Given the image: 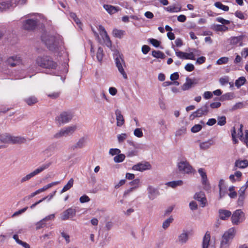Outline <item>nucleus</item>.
<instances>
[{"label":"nucleus","instance_id":"1","mask_svg":"<svg viewBox=\"0 0 248 248\" xmlns=\"http://www.w3.org/2000/svg\"><path fill=\"white\" fill-rule=\"evenodd\" d=\"M36 63L38 66L50 71L49 74L56 76L58 75V72L56 70L57 63L49 56L38 57L36 60Z\"/></svg>","mask_w":248,"mask_h":248},{"label":"nucleus","instance_id":"2","mask_svg":"<svg viewBox=\"0 0 248 248\" xmlns=\"http://www.w3.org/2000/svg\"><path fill=\"white\" fill-rule=\"evenodd\" d=\"M113 55L119 72L123 76V78L126 79L127 76L124 69V67H125V64L122 58V55L120 54L119 51L116 50L114 51Z\"/></svg>","mask_w":248,"mask_h":248},{"label":"nucleus","instance_id":"3","mask_svg":"<svg viewBox=\"0 0 248 248\" xmlns=\"http://www.w3.org/2000/svg\"><path fill=\"white\" fill-rule=\"evenodd\" d=\"M77 128V126L75 125L63 128L54 135V138L55 139H59L62 137H66L71 135L76 130Z\"/></svg>","mask_w":248,"mask_h":248},{"label":"nucleus","instance_id":"4","mask_svg":"<svg viewBox=\"0 0 248 248\" xmlns=\"http://www.w3.org/2000/svg\"><path fill=\"white\" fill-rule=\"evenodd\" d=\"M32 15H34V14H29L27 16H31ZM34 15L35 17L33 19H29L23 23V28L24 29L32 30L35 28L38 22L39 21L38 17L41 18L42 16L39 15H36L34 14Z\"/></svg>","mask_w":248,"mask_h":248},{"label":"nucleus","instance_id":"5","mask_svg":"<svg viewBox=\"0 0 248 248\" xmlns=\"http://www.w3.org/2000/svg\"><path fill=\"white\" fill-rule=\"evenodd\" d=\"M42 41H44L47 48L52 51L55 50L58 46V40L54 36L47 37L43 36Z\"/></svg>","mask_w":248,"mask_h":248},{"label":"nucleus","instance_id":"6","mask_svg":"<svg viewBox=\"0 0 248 248\" xmlns=\"http://www.w3.org/2000/svg\"><path fill=\"white\" fill-rule=\"evenodd\" d=\"M231 219L233 225H238L245 220V213L241 209H237L233 213Z\"/></svg>","mask_w":248,"mask_h":248},{"label":"nucleus","instance_id":"7","mask_svg":"<svg viewBox=\"0 0 248 248\" xmlns=\"http://www.w3.org/2000/svg\"><path fill=\"white\" fill-rule=\"evenodd\" d=\"M72 117V114L71 113L63 112L60 115L56 117L55 121L57 124L61 125L70 122Z\"/></svg>","mask_w":248,"mask_h":248},{"label":"nucleus","instance_id":"8","mask_svg":"<svg viewBox=\"0 0 248 248\" xmlns=\"http://www.w3.org/2000/svg\"><path fill=\"white\" fill-rule=\"evenodd\" d=\"M209 112V107L207 104H205L201 108L198 109L196 111L193 112L190 115V119H194L196 117H200L202 116L206 115Z\"/></svg>","mask_w":248,"mask_h":248},{"label":"nucleus","instance_id":"9","mask_svg":"<svg viewBox=\"0 0 248 248\" xmlns=\"http://www.w3.org/2000/svg\"><path fill=\"white\" fill-rule=\"evenodd\" d=\"M179 170L183 173L189 174L193 172V169L186 160H182L177 163Z\"/></svg>","mask_w":248,"mask_h":248},{"label":"nucleus","instance_id":"10","mask_svg":"<svg viewBox=\"0 0 248 248\" xmlns=\"http://www.w3.org/2000/svg\"><path fill=\"white\" fill-rule=\"evenodd\" d=\"M77 211L73 208H69L63 211L61 216L62 220H66L71 219L76 216Z\"/></svg>","mask_w":248,"mask_h":248},{"label":"nucleus","instance_id":"11","mask_svg":"<svg viewBox=\"0 0 248 248\" xmlns=\"http://www.w3.org/2000/svg\"><path fill=\"white\" fill-rule=\"evenodd\" d=\"M98 30L106 45L108 47L111 46V42L110 39L105 28L102 25H99Z\"/></svg>","mask_w":248,"mask_h":248},{"label":"nucleus","instance_id":"12","mask_svg":"<svg viewBox=\"0 0 248 248\" xmlns=\"http://www.w3.org/2000/svg\"><path fill=\"white\" fill-rule=\"evenodd\" d=\"M236 233V231L234 228L232 227L230 228L228 231L225 232L223 234L222 240L227 241L231 243V242L234 238Z\"/></svg>","mask_w":248,"mask_h":248},{"label":"nucleus","instance_id":"13","mask_svg":"<svg viewBox=\"0 0 248 248\" xmlns=\"http://www.w3.org/2000/svg\"><path fill=\"white\" fill-rule=\"evenodd\" d=\"M193 198L200 203V205L202 207L206 206L207 201L203 192L200 191L196 192Z\"/></svg>","mask_w":248,"mask_h":248},{"label":"nucleus","instance_id":"14","mask_svg":"<svg viewBox=\"0 0 248 248\" xmlns=\"http://www.w3.org/2000/svg\"><path fill=\"white\" fill-rule=\"evenodd\" d=\"M151 168V164L148 162H145L144 163H139L134 165L132 167V169L134 170L143 171L144 170H149Z\"/></svg>","mask_w":248,"mask_h":248},{"label":"nucleus","instance_id":"15","mask_svg":"<svg viewBox=\"0 0 248 248\" xmlns=\"http://www.w3.org/2000/svg\"><path fill=\"white\" fill-rule=\"evenodd\" d=\"M243 127V124H241L239 125V127L238 129L237 135L239 138V139L245 143L247 147H248V130H245V136H244L242 131Z\"/></svg>","mask_w":248,"mask_h":248},{"label":"nucleus","instance_id":"16","mask_svg":"<svg viewBox=\"0 0 248 248\" xmlns=\"http://www.w3.org/2000/svg\"><path fill=\"white\" fill-rule=\"evenodd\" d=\"M188 234L187 231L183 230L182 232L178 235L177 242L181 245L186 244L188 240Z\"/></svg>","mask_w":248,"mask_h":248},{"label":"nucleus","instance_id":"17","mask_svg":"<svg viewBox=\"0 0 248 248\" xmlns=\"http://www.w3.org/2000/svg\"><path fill=\"white\" fill-rule=\"evenodd\" d=\"M7 62L8 65L14 67L21 63L22 60L19 56H13L9 57L7 59Z\"/></svg>","mask_w":248,"mask_h":248},{"label":"nucleus","instance_id":"18","mask_svg":"<svg viewBox=\"0 0 248 248\" xmlns=\"http://www.w3.org/2000/svg\"><path fill=\"white\" fill-rule=\"evenodd\" d=\"M51 165V162H46L45 163L41 166H39L38 168L35 169L33 171H31L33 175L34 176L38 175L41 173L42 172L44 171L45 170L48 169Z\"/></svg>","mask_w":248,"mask_h":248},{"label":"nucleus","instance_id":"19","mask_svg":"<svg viewBox=\"0 0 248 248\" xmlns=\"http://www.w3.org/2000/svg\"><path fill=\"white\" fill-rule=\"evenodd\" d=\"M148 197L151 200H153L159 195L157 189L153 186H149L147 187Z\"/></svg>","mask_w":248,"mask_h":248},{"label":"nucleus","instance_id":"20","mask_svg":"<svg viewBox=\"0 0 248 248\" xmlns=\"http://www.w3.org/2000/svg\"><path fill=\"white\" fill-rule=\"evenodd\" d=\"M115 113L116 117L117 125L118 126H122L124 124V120L121 111L117 109L115 110Z\"/></svg>","mask_w":248,"mask_h":248},{"label":"nucleus","instance_id":"21","mask_svg":"<svg viewBox=\"0 0 248 248\" xmlns=\"http://www.w3.org/2000/svg\"><path fill=\"white\" fill-rule=\"evenodd\" d=\"M86 140L87 138L85 137L80 138L74 145L72 146V148L73 150L77 148H82L85 146Z\"/></svg>","mask_w":248,"mask_h":248},{"label":"nucleus","instance_id":"22","mask_svg":"<svg viewBox=\"0 0 248 248\" xmlns=\"http://www.w3.org/2000/svg\"><path fill=\"white\" fill-rule=\"evenodd\" d=\"M26 141V139L21 136H11V142L12 144H21Z\"/></svg>","mask_w":248,"mask_h":248},{"label":"nucleus","instance_id":"23","mask_svg":"<svg viewBox=\"0 0 248 248\" xmlns=\"http://www.w3.org/2000/svg\"><path fill=\"white\" fill-rule=\"evenodd\" d=\"M218 213L219 217L222 220L227 219L232 214L230 211L224 209H220L218 211Z\"/></svg>","mask_w":248,"mask_h":248},{"label":"nucleus","instance_id":"24","mask_svg":"<svg viewBox=\"0 0 248 248\" xmlns=\"http://www.w3.org/2000/svg\"><path fill=\"white\" fill-rule=\"evenodd\" d=\"M210 235L206 232L203 238L202 247V248H210Z\"/></svg>","mask_w":248,"mask_h":248},{"label":"nucleus","instance_id":"25","mask_svg":"<svg viewBox=\"0 0 248 248\" xmlns=\"http://www.w3.org/2000/svg\"><path fill=\"white\" fill-rule=\"evenodd\" d=\"M214 144V142L213 140H209L206 141L201 143L200 144V147L202 150H207Z\"/></svg>","mask_w":248,"mask_h":248},{"label":"nucleus","instance_id":"26","mask_svg":"<svg viewBox=\"0 0 248 248\" xmlns=\"http://www.w3.org/2000/svg\"><path fill=\"white\" fill-rule=\"evenodd\" d=\"M103 7L109 14L111 15L116 13L118 11L117 7L110 5L104 4L103 5Z\"/></svg>","mask_w":248,"mask_h":248},{"label":"nucleus","instance_id":"27","mask_svg":"<svg viewBox=\"0 0 248 248\" xmlns=\"http://www.w3.org/2000/svg\"><path fill=\"white\" fill-rule=\"evenodd\" d=\"M11 135L5 133L0 135V141L4 143H11Z\"/></svg>","mask_w":248,"mask_h":248},{"label":"nucleus","instance_id":"28","mask_svg":"<svg viewBox=\"0 0 248 248\" xmlns=\"http://www.w3.org/2000/svg\"><path fill=\"white\" fill-rule=\"evenodd\" d=\"M24 101L29 106H32L38 102V99L35 96H30L24 99Z\"/></svg>","mask_w":248,"mask_h":248},{"label":"nucleus","instance_id":"29","mask_svg":"<svg viewBox=\"0 0 248 248\" xmlns=\"http://www.w3.org/2000/svg\"><path fill=\"white\" fill-rule=\"evenodd\" d=\"M74 180L73 178H71L68 183L63 186L62 189L61 190L60 193L62 194L69 189H70L73 186Z\"/></svg>","mask_w":248,"mask_h":248},{"label":"nucleus","instance_id":"30","mask_svg":"<svg viewBox=\"0 0 248 248\" xmlns=\"http://www.w3.org/2000/svg\"><path fill=\"white\" fill-rule=\"evenodd\" d=\"M235 166L239 168H245L248 166V161L247 160H237L235 163Z\"/></svg>","mask_w":248,"mask_h":248},{"label":"nucleus","instance_id":"31","mask_svg":"<svg viewBox=\"0 0 248 248\" xmlns=\"http://www.w3.org/2000/svg\"><path fill=\"white\" fill-rule=\"evenodd\" d=\"M193 83L191 79L187 78L186 82L181 87L182 90L183 91L188 90L192 87Z\"/></svg>","mask_w":248,"mask_h":248},{"label":"nucleus","instance_id":"32","mask_svg":"<svg viewBox=\"0 0 248 248\" xmlns=\"http://www.w3.org/2000/svg\"><path fill=\"white\" fill-rule=\"evenodd\" d=\"M212 29L217 31H226L228 30V28L223 25H214Z\"/></svg>","mask_w":248,"mask_h":248},{"label":"nucleus","instance_id":"33","mask_svg":"<svg viewBox=\"0 0 248 248\" xmlns=\"http://www.w3.org/2000/svg\"><path fill=\"white\" fill-rule=\"evenodd\" d=\"M125 31L122 30L115 29L112 31V34L115 37L121 38L124 35Z\"/></svg>","mask_w":248,"mask_h":248},{"label":"nucleus","instance_id":"34","mask_svg":"<svg viewBox=\"0 0 248 248\" xmlns=\"http://www.w3.org/2000/svg\"><path fill=\"white\" fill-rule=\"evenodd\" d=\"M165 9L170 13H177L181 11V8L180 7H176L174 5H171L165 7Z\"/></svg>","mask_w":248,"mask_h":248},{"label":"nucleus","instance_id":"35","mask_svg":"<svg viewBox=\"0 0 248 248\" xmlns=\"http://www.w3.org/2000/svg\"><path fill=\"white\" fill-rule=\"evenodd\" d=\"M183 184V182L182 180H178V181H173L171 182H168L166 185L168 186L171 187L172 188H175L177 186H182Z\"/></svg>","mask_w":248,"mask_h":248},{"label":"nucleus","instance_id":"36","mask_svg":"<svg viewBox=\"0 0 248 248\" xmlns=\"http://www.w3.org/2000/svg\"><path fill=\"white\" fill-rule=\"evenodd\" d=\"M246 81V79L245 77H241L237 79L235 82V85L237 88L240 87L243 85Z\"/></svg>","mask_w":248,"mask_h":248},{"label":"nucleus","instance_id":"37","mask_svg":"<svg viewBox=\"0 0 248 248\" xmlns=\"http://www.w3.org/2000/svg\"><path fill=\"white\" fill-rule=\"evenodd\" d=\"M234 97L233 94L232 93H228L222 95L220 98V100L224 101L227 100L232 99Z\"/></svg>","mask_w":248,"mask_h":248},{"label":"nucleus","instance_id":"38","mask_svg":"<svg viewBox=\"0 0 248 248\" xmlns=\"http://www.w3.org/2000/svg\"><path fill=\"white\" fill-rule=\"evenodd\" d=\"M173 220V218L171 217L166 219L162 223V228L164 230L167 229L172 222Z\"/></svg>","mask_w":248,"mask_h":248},{"label":"nucleus","instance_id":"39","mask_svg":"<svg viewBox=\"0 0 248 248\" xmlns=\"http://www.w3.org/2000/svg\"><path fill=\"white\" fill-rule=\"evenodd\" d=\"M152 55L156 58L164 59L165 57V54L160 51L153 50Z\"/></svg>","mask_w":248,"mask_h":248},{"label":"nucleus","instance_id":"40","mask_svg":"<svg viewBox=\"0 0 248 248\" xmlns=\"http://www.w3.org/2000/svg\"><path fill=\"white\" fill-rule=\"evenodd\" d=\"M104 53L103 49L102 47H99L98 48L96 53V58L98 62H101L103 58Z\"/></svg>","mask_w":248,"mask_h":248},{"label":"nucleus","instance_id":"41","mask_svg":"<svg viewBox=\"0 0 248 248\" xmlns=\"http://www.w3.org/2000/svg\"><path fill=\"white\" fill-rule=\"evenodd\" d=\"M60 233L61 236L65 240L66 243L69 244L70 242V237L69 234L64 231H61Z\"/></svg>","mask_w":248,"mask_h":248},{"label":"nucleus","instance_id":"42","mask_svg":"<svg viewBox=\"0 0 248 248\" xmlns=\"http://www.w3.org/2000/svg\"><path fill=\"white\" fill-rule=\"evenodd\" d=\"M214 5L217 8L222 10L224 11H228L229 7L228 6L222 4L220 2H216Z\"/></svg>","mask_w":248,"mask_h":248},{"label":"nucleus","instance_id":"43","mask_svg":"<svg viewBox=\"0 0 248 248\" xmlns=\"http://www.w3.org/2000/svg\"><path fill=\"white\" fill-rule=\"evenodd\" d=\"M125 156L124 154L120 153L114 157V161L116 163L122 162L125 159Z\"/></svg>","mask_w":248,"mask_h":248},{"label":"nucleus","instance_id":"44","mask_svg":"<svg viewBox=\"0 0 248 248\" xmlns=\"http://www.w3.org/2000/svg\"><path fill=\"white\" fill-rule=\"evenodd\" d=\"M11 6H12V5L11 3L2 2L0 3V10L3 11L9 9Z\"/></svg>","mask_w":248,"mask_h":248},{"label":"nucleus","instance_id":"45","mask_svg":"<svg viewBox=\"0 0 248 248\" xmlns=\"http://www.w3.org/2000/svg\"><path fill=\"white\" fill-rule=\"evenodd\" d=\"M46 222L45 221V220H43V219H42L41 220L37 222L35 224L36 229L37 230H39V229L46 226Z\"/></svg>","mask_w":248,"mask_h":248},{"label":"nucleus","instance_id":"46","mask_svg":"<svg viewBox=\"0 0 248 248\" xmlns=\"http://www.w3.org/2000/svg\"><path fill=\"white\" fill-rule=\"evenodd\" d=\"M229 61V58L226 57H221L217 60L216 64L218 65H221L223 64H226Z\"/></svg>","mask_w":248,"mask_h":248},{"label":"nucleus","instance_id":"47","mask_svg":"<svg viewBox=\"0 0 248 248\" xmlns=\"http://www.w3.org/2000/svg\"><path fill=\"white\" fill-rule=\"evenodd\" d=\"M198 172L202 178L203 183H205L207 180V175L204 169L200 168L198 170Z\"/></svg>","mask_w":248,"mask_h":248},{"label":"nucleus","instance_id":"48","mask_svg":"<svg viewBox=\"0 0 248 248\" xmlns=\"http://www.w3.org/2000/svg\"><path fill=\"white\" fill-rule=\"evenodd\" d=\"M33 177H34V176L33 175L32 173L31 172L30 173H29V174L26 175L25 176H24V177H23L20 180V182L21 183H23L25 182L29 181Z\"/></svg>","mask_w":248,"mask_h":248},{"label":"nucleus","instance_id":"49","mask_svg":"<svg viewBox=\"0 0 248 248\" xmlns=\"http://www.w3.org/2000/svg\"><path fill=\"white\" fill-rule=\"evenodd\" d=\"M219 199H221L223 198L227 193V187H220L219 188Z\"/></svg>","mask_w":248,"mask_h":248},{"label":"nucleus","instance_id":"50","mask_svg":"<svg viewBox=\"0 0 248 248\" xmlns=\"http://www.w3.org/2000/svg\"><path fill=\"white\" fill-rule=\"evenodd\" d=\"M226 123V118L225 116H219L217 117V124L223 126Z\"/></svg>","mask_w":248,"mask_h":248},{"label":"nucleus","instance_id":"51","mask_svg":"<svg viewBox=\"0 0 248 248\" xmlns=\"http://www.w3.org/2000/svg\"><path fill=\"white\" fill-rule=\"evenodd\" d=\"M184 55V59L191 60H195V55L193 54V52H191L190 50L189 53L185 52Z\"/></svg>","mask_w":248,"mask_h":248},{"label":"nucleus","instance_id":"52","mask_svg":"<svg viewBox=\"0 0 248 248\" xmlns=\"http://www.w3.org/2000/svg\"><path fill=\"white\" fill-rule=\"evenodd\" d=\"M140 180L139 178L134 179L132 181L130 182L129 184L133 186V187L136 189L138 188L140 186Z\"/></svg>","mask_w":248,"mask_h":248},{"label":"nucleus","instance_id":"53","mask_svg":"<svg viewBox=\"0 0 248 248\" xmlns=\"http://www.w3.org/2000/svg\"><path fill=\"white\" fill-rule=\"evenodd\" d=\"M186 128L182 127L177 130L175 133L176 136H180L185 135L186 133Z\"/></svg>","mask_w":248,"mask_h":248},{"label":"nucleus","instance_id":"54","mask_svg":"<svg viewBox=\"0 0 248 248\" xmlns=\"http://www.w3.org/2000/svg\"><path fill=\"white\" fill-rule=\"evenodd\" d=\"M127 137V135L125 133H122L117 136V139L119 143L123 142Z\"/></svg>","mask_w":248,"mask_h":248},{"label":"nucleus","instance_id":"55","mask_svg":"<svg viewBox=\"0 0 248 248\" xmlns=\"http://www.w3.org/2000/svg\"><path fill=\"white\" fill-rule=\"evenodd\" d=\"M202 128V126L200 124L194 125L191 129L192 133H197L200 131Z\"/></svg>","mask_w":248,"mask_h":248},{"label":"nucleus","instance_id":"56","mask_svg":"<svg viewBox=\"0 0 248 248\" xmlns=\"http://www.w3.org/2000/svg\"><path fill=\"white\" fill-rule=\"evenodd\" d=\"M134 135L138 138H141L143 136V132L140 128H136L134 131Z\"/></svg>","mask_w":248,"mask_h":248},{"label":"nucleus","instance_id":"57","mask_svg":"<svg viewBox=\"0 0 248 248\" xmlns=\"http://www.w3.org/2000/svg\"><path fill=\"white\" fill-rule=\"evenodd\" d=\"M245 199V195L239 194L238 199L237 201L238 205L240 206L243 205Z\"/></svg>","mask_w":248,"mask_h":248},{"label":"nucleus","instance_id":"58","mask_svg":"<svg viewBox=\"0 0 248 248\" xmlns=\"http://www.w3.org/2000/svg\"><path fill=\"white\" fill-rule=\"evenodd\" d=\"M216 21H217L218 22L221 23L223 25H228V24H229L230 23V20H226V19H225L221 17H217L216 18Z\"/></svg>","mask_w":248,"mask_h":248},{"label":"nucleus","instance_id":"59","mask_svg":"<svg viewBox=\"0 0 248 248\" xmlns=\"http://www.w3.org/2000/svg\"><path fill=\"white\" fill-rule=\"evenodd\" d=\"M149 42L153 46L155 47H158L160 45V42L155 39H150Z\"/></svg>","mask_w":248,"mask_h":248},{"label":"nucleus","instance_id":"60","mask_svg":"<svg viewBox=\"0 0 248 248\" xmlns=\"http://www.w3.org/2000/svg\"><path fill=\"white\" fill-rule=\"evenodd\" d=\"M231 243L221 239L220 242V248H229Z\"/></svg>","mask_w":248,"mask_h":248},{"label":"nucleus","instance_id":"61","mask_svg":"<svg viewBox=\"0 0 248 248\" xmlns=\"http://www.w3.org/2000/svg\"><path fill=\"white\" fill-rule=\"evenodd\" d=\"M121 153L120 149L117 148H111L109 151V154L111 155H118Z\"/></svg>","mask_w":248,"mask_h":248},{"label":"nucleus","instance_id":"62","mask_svg":"<svg viewBox=\"0 0 248 248\" xmlns=\"http://www.w3.org/2000/svg\"><path fill=\"white\" fill-rule=\"evenodd\" d=\"M90 201V198L86 195L81 196L79 198V201L81 203L89 202Z\"/></svg>","mask_w":248,"mask_h":248},{"label":"nucleus","instance_id":"63","mask_svg":"<svg viewBox=\"0 0 248 248\" xmlns=\"http://www.w3.org/2000/svg\"><path fill=\"white\" fill-rule=\"evenodd\" d=\"M241 42V38L240 37H233L231 39V43L233 45H236Z\"/></svg>","mask_w":248,"mask_h":248},{"label":"nucleus","instance_id":"64","mask_svg":"<svg viewBox=\"0 0 248 248\" xmlns=\"http://www.w3.org/2000/svg\"><path fill=\"white\" fill-rule=\"evenodd\" d=\"M244 107V104L243 102H238L235 104L232 107V109L235 110L237 109L242 108Z\"/></svg>","mask_w":248,"mask_h":248}]
</instances>
